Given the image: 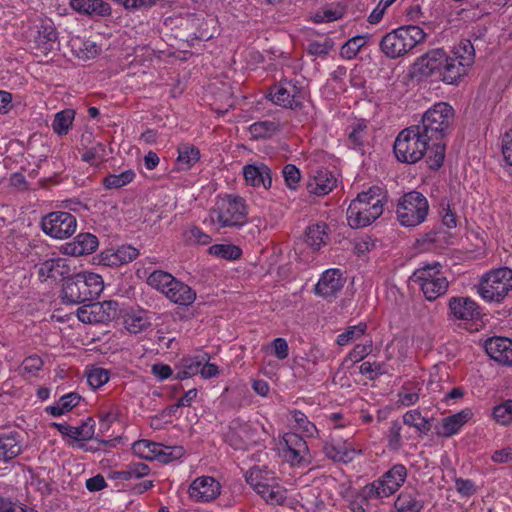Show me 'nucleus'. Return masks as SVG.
<instances>
[{
  "instance_id": "obj_55",
  "label": "nucleus",
  "mask_w": 512,
  "mask_h": 512,
  "mask_svg": "<svg viewBox=\"0 0 512 512\" xmlns=\"http://www.w3.org/2000/svg\"><path fill=\"white\" fill-rule=\"evenodd\" d=\"M334 42L330 38H326L324 41H312L307 46L308 54L312 56L324 57L333 48Z\"/></svg>"
},
{
  "instance_id": "obj_52",
  "label": "nucleus",
  "mask_w": 512,
  "mask_h": 512,
  "mask_svg": "<svg viewBox=\"0 0 512 512\" xmlns=\"http://www.w3.org/2000/svg\"><path fill=\"white\" fill-rule=\"evenodd\" d=\"M292 418L296 423V428L302 431L306 436H313L317 432L316 426L310 422L307 416L300 410L292 411Z\"/></svg>"
},
{
  "instance_id": "obj_60",
  "label": "nucleus",
  "mask_w": 512,
  "mask_h": 512,
  "mask_svg": "<svg viewBox=\"0 0 512 512\" xmlns=\"http://www.w3.org/2000/svg\"><path fill=\"white\" fill-rule=\"evenodd\" d=\"M373 342L372 340H368L364 344H357L354 348L349 352L348 358L353 362H359L363 360L367 355H369L372 351Z\"/></svg>"
},
{
  "instance_id": "obj_18",
  "label": "nucleus",
  "mask_w": 512,
  "mask_h": 512,
  "mask_svg": "<svg viewBox=\"0 0 512 512\" xmlns=\"http://www.w3.org/2000/svg\"><path fill=\"white\" fill-rule=\"evenodd\" d=\"M24 450V437L16 431L0 432V461L10 463Z\"/></svg>"
},
{
  "instance_id": "obj_22",
  "label": "nucleus",
  "mask_w": 512,
  "mask_h": 512,
  "mask_svg": "<svg viewBox=\"0 0 512 512\" xmlns=\"http://www.w3.org/2000/svg\"><path fill=\"white\" fill-rule=\"evenodd\" d=\"M336 186V178L326 168L313 170L307 184L310 193L322 196L328 194Z\"/></svg>"
},
{
  "instance_id": "obj_51",
  "label": "nucleus",
  "mask_w": 512,
  "mask_h": 512,
  "mask_svg": "<svg viewBox=\"0 0 512 512\" xmlns=\"http://www.w3.org/2000/svg\"><path fill=\"white\" fill-rule=\"evenodd\" d=\"M402 426L399 421L395 420L391 423V426L386 434L388 448L392 451H398L402 447Z\"/></svg>"
},
{
  "instance_id": "obj_48",
  "label": "nucleus",
  "mask_w": 512,
  "mask_h": 512,
  "mask_svg": "<svg viewBox=\"0 0 512 512\" xmlns=\"http://www.w3.org/2000/svg\"><path fill=\"white\" fill-rule=\"evenodd\" d=\"M202 366V360L198 357L183 358L181 360V369L176 373L175 379L185 380L199 373Z\"/></svg>"
},
{
  "instance_id": "obj_17",
  "label": "nucleus",
  "mask_w": 512,
  "mask_h": 512,
  "mask_svg": "<svg viewBox=\"0 0 512 512\" xmlns=\"http://www.w3.org/2000/svg\"><path fill=\"white\" fill-rule=\"evenodd\" d=\"M220 492V483L210 476L196 478L188 489L189 497L196 502L213 501L220 495Z\"/></svg>"
},
{
  "instance_id": "obj_16",
  "label": "nucleus",
  "mask_w": 512,
  "mask_h": 512,
  "mask_svg": "<svg viewBox=\"0 0 512 512\" xmlns=\"http://www.w3.org/2000/svg\"><path fill=\"white\" fill-rule=\"evenodd\" d=\"M35 268H37L38 278L42 282L59 277L65 280L72 272L70 261L61 257L39 258L35 263Z\"/></svg>"
},
{
  "instance_id": "obj_62",
  "label": "nucleus",
  "mask_w": 512,
  "mask_h": 512,
  "mask_svg": "<svg viewBox=\"0 0 512 512\" xmlns=\"http://www.w3.org/2000/svg\"><path fill=\"white\" fill-rule=\"evenodd\" d=\"M442 222L447 228H455L457 226V219L455 213L450 209L448 202L442 201L440 204Z\"/></svg>"
},
{
  "instance_id": "obj_1",
  "label": "nucleus",
  "mask_w": 512,
  "mask_h": 512,
  "mask_svg": "<svg viewBox=\"0 0 512 512\" xmlns=\"http://www.w3.org/2000/svg\"><path fill=\"white\" fill-rule=\"evenodd\" d=\"M475 60V49L468 39H463L448 54L437 48L421 56L416 66L423 77H434L446 84H457L467 74Z\"/></svg>"
},
{
  "instance_id": "obj_25",
  "label": "nucleus",
  "mask_w": 512,
  "mask_h": 512,
  "mask_svg": "<svg viewBox=\"0 0 512 512\" xmlns=\"http://www.w3.org/2000/svg\"><path fill=\"white\" fill-rule=\"evenodd\" d=\"M51 426L56 428L62 435L69 436L76 441H86L92 439L94 435L95 422L89 417L78 427L56 422H53Z\"/></svg>"
},
{
  "instance_id": "obj_29",
  "label": "nucleus",
  "mask_w": 512,
  "mask_h": 512,
  "mask_svg": "<svg viewBox=\"0 0 512 512\" xmlns=\"http://www.w3.org/2000/svg\"><path fill=\"white\" fill-rule=\"evenodd\" d=\"M165 296L175 304L189 306L195 301L196 292L187 284L176 279Z\"/></svg>"
},
{
  "instance_id": "obj_7",
  "label": "nucleus",
  "mask_w": 512,
  "mask_h": 512,
  "mask_svg": "<svg viewBox=\"0 0 512 512\" xmlns=\"http://www.w3.org/2000/svg\"><path fill=\"white\" fill-rule=\"evenodd\" d=\"M428 212V200L418 191H410L398 200L396 214L402 226L415 227L423 223Z\"/></svg>"
},
{
  "instance_id": "obj_49",
  "label": "nucleus",
  "mask_w": 512,
  "mask_h": 512,
  "mask_svg": "<svg viewBox=\"0 0 512 512\" xmlns=\"http://www.w3.org/2000/svg\"><path fill=\"white\" fill-rule=\"evenodd\" d=\"M367 330V324L360 322L357 325L349 326L345 331L337 336V344L340 346L347 345L351 341L357 340L362 337Z\"/></svg>"
},
{
  "instance_id": "obj_39",
  "label": "nucleus",
  "mask_w": 512,
  "mask_h": 512,
  "mask_svg": "<svg viewBox=\"0 0 512 512\" xmlns=\"http://www.w3.org/2000/svg\"><path fill=\"white\" fill-rule=\"evenodd\" d=\"M491 418L499 425L508 427L512 425V399H507L495 405L491 411Z\"/></svg>"
},
{
  "instance_id": "obj_4",
  "label": "nucleus",
  "mask_w": 512,
  "mask_h": 512,
  "mask_svg": "<svg viewBox=\"0 0 512 512\" xmlns=\"http://www.w3.org/2000/svg\"><path fill=\"white\" fill-rule=\"evenodd\" d=\"M103 290L102 277L95 273L71 274L64 280L62 300L68 304H79L96 299Z\"/></svg>"
},
{
  "instance_id": "obj_45",
  "label": "nucleus",
  "mask_w": 512,
  "mask_h": 512,
  "mask_svg": "<svg viewBox=\"0 0 512 512\" xmlns=\"http://www.w3.org/2000/svg\"><path fill=\"white\" fill-rule=\"evenodd\" d=\"M280 128L277 121L264 120L253 123L249 127L251 135L256 138H269L274 135Z\"/></svg>"
},
{
  "instance_id": "obj_31",
  "label": "nucleus",
  "mask_w": 512,
  "mask_h": 512,
  "mask_svg": "<svg viewBox=\"0 0 512 512\" xmlns=\"http://www.w3.org/2000/svg\"><path fill=\"white\" fill-rule=\"evenodd\" d=\"M58 33L51 23H43L38 31L36 38V48L43 54L47 55L54 49L57 43Z\"/></svg>"
},
{
  "instance_id": "obj_6",
  "label": "nucleus",
  "mask_w": 512,
  "mask_h": 512,
  "mask_svg": "<svg viewBox=\"0 0 512 512\" xmlns=\"http://www.w3.org/2000/svg\"><path fill=\"white\" fill-rule=\"evenodd\" d=\"M426 33L416 25L398 27L384 35L380 41V49L388 58H398L424 41Z\"/></svg>"
},
{
  "instance_id": "obj_36",
  "label": "nucleus",
  "mask_w": 512,
  "mask_h": 512,
  "mask_svg": "<svg viewBox=\"0 0 512 512\" xmlns=\"http://www.w3.org/2000/svg\"><path fill=\"white\" fill-rule=\"evenodd\" d=\"M75 118V111L73 109H64L57 112L52 122L53 131L59 135H66L72 127Z\"/></svg>"
},
{
  "instance_id": "obj_59",
  "label": "nucleus",
  "mask_w": 512,
  "mask_h": 512,
  "mask_svg": "<svg viewBox=\"0 0 512 512\" xmlns=\"http://www.w3.org/2000/svg\"><path fill=\"white\" fill-rule=\"evenodd\" d=\"M186 238L190 243L198 245H207L212 241L210 235L204 233L199 227L192 226L186 232Z\"/></svg>"
},
{
  "instance_id": "obj_5",
  "label": "nucleus",
  "mask_w": 512,
  "mask_h": 512,
  "mask_svg": "<svg viewBox=\"0 0 512 512\" xmlns=\"http://www.w3.org/2000/svg\"><path fill=\"white\" fill-rule=\"evenodd\" d=\"M455 111L446 102H438L422 116L421 123L415 125L430 141L443 142L452 131Z\"/></svg>"
},
{
  "instance_id": "obj_26",
  "label": "nucleus",
  "mask_w": 512,
  "mask_h": 512,
  "mask_svg": "<svg viewBox=\"0 0 512 512\" xmlns=\"http://www.w3.org/2000/svg\"><path fill=\"white\" fill-rule=\"evenodd\" d=\"M99 245L98 238L91 233H80L74 240L67 243L65 252L73 256H81L93 253Z\"/></svg>"
},
{
  "instance_id": "obj_33",
  "label": "nucleus",
  "mask_w": 512,
  "mask_h": 512,
  "mask_svg": "<svg viewBox=\"0 0 512 512\" xmlns=\"http://www.w3.org/2000/svg\"><path fill=\"white\" fill-rule=\"evenodd\" d=\"M81 399L82 397L76 392L68 393L63 395L55 405L48 406L46 412L54 417L61 416L76 407Z\"/></svg>"
},
{
  "instance_id": "obj_28",
  "label": "nucleus",
  "mask_w": 512,
  "mask_h": 512,
  "mask_svg": "<svg viewBox=\"0 0 512 512\" xmlns=\"http://www.w3.org/2000/svg\"><path fill=\"white\" fill-rule=\"evenodd\" d=\"M71 7L89 16H108L111 14V6L104 0H71Z\"/></svg>"
},
{
  "instance_id": "obj_30",
  "label": "nucleus",
  "mask_w": 512,
  "mask_h": 512,
  "mask_svg": "<svg viewBox=\"0 0 512 512\" xmlns=\"http://www.w3.org/2000/svg\"><path fill=\"white\" fill-rule=\"evenodd\" d=\"M328 225L324 222L312 224L307 227L305 232L306 243L314 250H319L329 242V234L327 232Z\"/></svg>"
},
{
  "instance_id": "obj_50",
  "label": "nucleus",
  "mask_w": 512,
  "mask_h": 512,
  "mask_svg": "<svg viewBox=\"0 0 512 512\" xmlns=\"http://www.w3.org/2000/svg\"><path fill=\"white\" fill-rule=\"evenodd\" d=\"M159 448L155 460L165 464L181 458L184 454L181 446H165L159 443Z\"/></svg>"
},
{
  "instance_id": "obj_40",
  "label": "nucleus",
  "mask_w": 512,
  "mask_h": 512,
  "mask_svg": "<svg viewBox=\"0 0 512 512\" xmlns=\"http://www.w3.org/2000/svg\"><path fill=\"white\" fill-rule=\"evenodd\" d=\"M151 325L143 312H131L124 316V326L132 334H138Z\"/></svg>"
},
{
  "instance_id": "obj_63",
  "label": "nucleus",
  "mask_w": 512,
  "mask_h": 512,
  "mask_svg": "<svg viewBox=\"0 0 512 512\" xmlns=\"http://www.w3.org/2000/svg\"><path fill=\"white\" fill-rule=\"evenodd\" d=\"M502 153L506 163L512 166V129L502 136Z\"/></svg>"
},
{
  "instance_id": "obj_44",
  "label": "nucleus",
  "mask_w": 512,
  "mask_h": 512,
  "mask_svg": "<svg viewBox=\"0 0 512 512\" xmlns=\"http://www.w3.org/2000/svg\"><path fill=\"white\" fill-rule=\"evenodd\" d=\"M135 178V173L133 170L129 169L121 172L120 174H109L103 178L102 184L106 189H120L129 183H131Z\"/></svg>"
},
{
  "instance_id": "obj_53",
  "label": "nucleus",
  "mask_w": 512,
  "mask_h": 512,
  "mask_svg": "<svg viewBox=\"0 0 512 512\" xmlns=\"http://www.w3.org/2000/svg\"><path fill=\"white\" fill-rule=\"evenodd\" d=\"M367 126L363 123H357L352 127V131L348 135L349 147L356 149L361 148L365 142Z\"/></svg>"
},
{
  "instance_id": "obj_23",
  "label": "nucleus",
  "mask_w": 512,
  "mask_h": 512,
  "mask_svg": "<svg viewBox=\"0 0 512 512\" xmlns=\"http://www.w3.org/2000/svg\"><path fill=\"white\" fill-rule=\"evenodd\" d=\"M243 175L247 184L253 187H263L268 190L272 186L271 169L264 163L245 165Z\"/></svg>"
},
{
  "instance_id": "obj_57",
  "label": "nucleus",
  "mask_w": 512,
  "mask_h": 512,
  "mask_svg": "<svg viewBox=\"0 0 512 512\" xmlns=\"http://www.w3.org/2000/svg\"><path fill=\"white\" fill-rule=\"evenodd\" d=\"M360 373L367 375L370 380H375L379 376L385 374L386 371L384 369V364L366 361L361 364Z\"/></svg>"
},
{
  "instance_id": "obj_43",
  "label": "nucleus",
  "mask_w": 512,
  "mask_h": 512,
  "mask_svg": "<svg viewBox=\"0 0 512 512\" xmlns=\"http://www.w3.org/2000/svg\"><path fill=\"white\" fill-rule=\"evenodd\" d=\"M158 449L159 443L146 439L138 440L132 445L133 453L145 460H155Z\"/></svg>"
},
{
  "instance_id": "obj_56",
  "label": "nucleus",
  "mask_w": 512,
  "mask_h": 512,
  "mask_svg": "<svg viewBox=\"0 0 512 512\" xmlns=\"http://www.w3.org/2000/svg\"><path fill=\"white\" fill-rule=\"evenodd\" d=\"M122 5L126 10H148L158 4L161 0H113Z\"/></svg>"
},
{
  "instance_id": "obj_58",
  "label": "nucleus",
  "mask_w": 512,
  "mask_h": 512,
  "mask_svg": "<svg viewBox=\"0 0 512 512\" xmlns=\"http://www.w3.org/2000/svg\"><path fill=\"white\" fill-rule=\"evenodd\" d=\"M282 174L286 185L291 189H295L301 178L299 169L293 164H287L284 166Z\"/></svg>"
},
{
  "instance_id": "obj_14",
  "label": "nucleus",
  "mask_w": 512,
  "mask_h": 512,
  "mask_svg": "<svg viewBox=\"0 0 512 512\" xmlns=\"http://www.w3.org/2000/svg\"><path fill=\"white\" fill-rule=\"evenodd\" d=\"M285 447L283 456L293 466H307L310 464L309 448L306 441L296 433H286L283 436Z\"/></svg>"
},
{
  "instance_id": "obj_47",
  "label": "nucleus",
  "mask_w": 512,
  "mask_h": 512,
  "mask_svg": "<svg viewBox=\"0 0 512 512\" xmlns=\"http://www.w3.org/2000/svg\"><path fill=\"white\" fill-rule=\"evenodd\" d=\"M368 35H357L350 38L341 47L340 55L345 59H353L363 46L366 45Z\"/></svg>"
},
{
  "instance_id": "obj_32",
  "label": "nucleus",
  "mask_w": 512,
  "mask_h": 512,
  "mask_svg": "<svg viewBox=\"0 0 512 512\" xmlns=\"http://www.w3.org/2000/svg\"><path fill=\"white\" fill-rule=\"evenodd\" d=\"M177 166L181 171L191 169L201 157L200 150L192 144H181L177 148Z\"/></svg>"
},
{
  "instance_id": "obj_3",
  "label": "nucleus",
  "mask_w": 512,
  "mask_h": 512,
  "mask_svg": "<svg viewBox=\"0 0 512 512\" xmlns=\"http://www.w3.org/2000/svg\"><path fill=\"white\" fill-rule=\"evenodd\" d=\"M384 199V192L378 186H372L367 191L359 193L346 212L349 226L357 229L374 222L383 213Z\"/></svg>"
},
{
  "instance_id": "obj_21",
  "label": "nucleus",
  "mask_w": 512,
  "mask_h": 512,
  "mask_svg": "<svg viewBox=\"0 0 512 512\" xmlns=\"http://www.w3.org/2000/svg\"><path fill=\"white\" fill-rule=\"evenodd\" d=\"M139 251L131 245H121L118 248H110L102 251L99 255L100 263L109 267H118L135 260Z\"/></svg>"
},
{
  "instance_id": "obj_11",
  "label": "nucleus",
  "mask_w": 512,
  "mask_h": 512,
  "mask_svg": "<svg viewBox=\"0 0 512 512\" xmlns=\"http://www.w3.org/2000/svg\"><path fill=\"white\" fill-rule=\"evenodd\" d=\"M271 101L283 108L300 110L306 98L305 89L293 81H281L270 90Z\"/></svg>"
},
{
  "instance_id": "obj_8",
  "label": "nucleus",
  "mask_w": 512,
  "mask_h": 512,
  "mask_svg": "<svg viewBox=\"0 0 512 512\" xmlns=\"http://www.w3.org/2000/svg\"><path fill=\"white\" fill-rule=\"evenodd\" d=\"M407 469L403 464L393 465L383 476L362 488L366 499H382L394 494L405 482Z\"/></svg>"
},
{
  "instance_id": "obj_20",
  "label": "nucleus",
  "mask_w": 512,
  "mask_h": 512,
  "mask_svg": "<svg viewBox=\"0 0 512 512\" xmlns=\"http://www.w3.org/2000/svg\"><path fill=\"white\" fill-rule=\"evenodd\" d=\"M345 284V278L339 269H328L322 273L314 291L324 298L334 297Z\"/></svg>"
},
{
  "instance_id": "obj_24",
  "label": "nucleus",
  "mask_w": 512,
  "mask_h": 512,
  "mask_svg": "<svg viewBox=\"0 0 512 512\" xmlns=\"http://www.w3.org/2000/svg\"><path fill=\"white\" fill-rule=\"evenodd\" d=\"M472 417L473 411L470 408H465L456 414L447 416L442 419L440 426L437 427V434L449 438L457 434Z\"/></svg>"
},
{
  "instance_id": "obj_12",
  "label": "nucleus",
  "mask_w": 512,
  "mask_h": 512,
  "mask_svg": "<svg viewBox=\"0 0 512 512\" xmlns=\"http://www.w3.org/2000/svg\"><path fill=\"white\" fill-rule=\"evenodd\" d=\"M41 227L45 234L56 239H64L75 232L77 220L69 212L55 211L42 218Z\"/></svg>"
},
{
  "instance_id": "obj_35",
  "label": "nucleus",
  "mask_w": 512,
  "mask_h": 512,
  "mask_svg": "<svg viewBox=\"0 0 512 512\" xmlns=\"http://www.w3.org/2000/svg\"><path fill=\"white\" fill-rule=\"evenodd\" d=\"M432 419L422 416L419 410H410L403 415V423L416 429L420 436L427 435L431 430Z\"/></svg>"
},
{
  "instance_id": "obj_2",
  "label": "nucleus",
  "mask_w": 512,
  "mask_h": 512,
  "mask_svg": "<svg viewBox=\"0 0 512 512\" xmlns=\"http://www.w3.org/2000/svg\"><path fill=\"white\" fill-rule=\"evenodd\" d=\"M430 140L415 125L402 130L394 142V154L398 161L406 164H415L426 154V162L429 168L438 170L444 162L446 144L445 142H434L429 145Z\"/></svg>"
},
{
  "instance_id": "obj_27",
  "label": "nucleus",
  "mask_w": 512,
  "mask_h": 512,
  "mask_svg": "<svg viewBox=\"0 0 512 512\" xmlns=\"http://www.w3.org/2000/svg\"><path fill=\"white\" fill-rule=\"evenodd\" d=\"M323 451L329 459L337 462H349L355 453V449L351 444L334 438L325 443Z\"/></svg>"
},
{
  "instance_id": "obj_13",
  "label": "nucleus",
  "mask_w": 512,
  "mask_h": 512,
  "mask_svg": "<svg viewBox=\"0 0 512 512\" xmlns=\"http://www.w3.org/2000/svg\"><path fill=\"white\" fill-rule=\"evenodd\" d=\"M118 315V303L113 300L90 303L77 310L78 319L87 324L108 323Z\"/></svg>"
},
{
  "instance_id": "obj_9",
  "label": "nucleus",
  "mask_w": 512,
  "mask_h": 512,
  "mask_svg": "<svg viewBox=\"0 0 512 512\" xmlns=\"http://www.w3.org/2000/svg\"><path fill=\"white\" fill-rule=\"evenodd\" d=\"M512 291V270L508 267L495 269L481 280L478 292L487 301H502Z\"/></svg>"
},
{
  "instance_id": "obj_54",
  "label": "nucleus",
  "mask_w": 512,
  "mask_h": 512,
  "mask_svg": "<svg viewBox=\"0 0 512 512\" xmlns=\"http://www.w3.org/2000/svg\"><path fill=\"white\" fill-rule=\"evenodd\" d=\"M108 380L109 371L104 368H94L87 373V382L93 389L100 388Z\"/></svg>"
},
{
  "instance_id": "obj_15",
  "label": "nucleus",
  "mask_w": 512,
  "mask_h": 512,
  "mask_svg": "<svg viewBox=\"0 0 512 512\" xmlns=\"http://www.w3.org/2000/svg\"><path fill=\"white\" fill-rule=\"evenodd\" d=\"M448 319L470 322L481 315L479 305L470 297L453 296L448 300Z\"/></svg>"
},
{
  "instance_id": "obj_61",
  "label": "nucleus",
  "mask_w": 512,
  "mask_h": 512,
  "mask_svg": "<svg viewBox=\"0 0 512 512\" xmlns=\"http://www.w3.org/2000/svg\"><path fill=\"white\" fill-rule=\"evenodd\" d=\"M151 374L158 381H164L173 376V370L168 364L155 363L151 366Z\"/></svg>"
},
{
  "instance_id": "obj_10",
  "label": "nucleus",
  "mask_w": 512,
  "mask_h": 512,
  "mask_svg": "<svg viewBox=\"0 0 512 512\" xmlns=\"http://www.w3.org/2000/svg\"><path fill=\"white\" fill-rule=\"evenodd\" d=\"M216 205L211 212V218H216L221 227H239L246 222L247 211L243 198L225 195Z\"/></svg>"
},
{
  "instance_id": "obj_46",
  "label": "nucleus",
  "mask_w": 512,
  "mask_h": 512,
  "mask_svg": "<svg viewBox=\"0 0 512 512\" xmlns=\"http://www.w3.org/2000/svg\"><path fill=\"white\" fill-rule=\"evenodd\" d=\"M208 252L225 260H236L242 255L241 248L233 244H215L209 247Z\"/></svg>"
},
{
  "instance_id": "obj_37",
  "label": "nucleus",
  "mask_w": 512,
  "mask_h": 512,
  "mask_svg": "<svg viewBox=\"0 0 512 512\" xmlns=\"http://www.w3.org/2000/svg\"><path fill=\"white\" fill-rule=\"evenodd\" d=\"M441 264L439 262H434L432 264H426L418 269H416L411 277V279L422 285V283H427L429 281L434 280L436 277H443L444 275L441 273Z\"/></svg>"
},
{
  "instance_id": "obj_19",
  "label": "nucleus",
  "mask_w": 512,
  "mask_h": 512,
  "mask_svg": "<svg viewBox=\"0 0 512 512\" xmlns=\"http://www.w3.org/2000/svg\"><path fill=\"white\" fill-rule=\"evenodd\" d=\"M484 348L494 361L502 365H512V339L500 336L490 337L485 340Z\"/></svg>"
},
{
  "instance_id": "obj_34",
  "label": "nucleus",
  "mask_w": 512,
  "mask_h": 512,
  "mask_svg": "<svg viewBox=\"0 0 512 512\" xmlns=\"http://www.w3.org/2000/svg\"><path fill=\"white\" fill-rule=\"evenodd\" d=\"M421 290L428 301H434L444 295L449 287V282L445 276L436 277L434 280L420 285Z\"/></svg>"
},
{
  "instance_id": "obj_38",
  "label": "nucleus",
  "mask_w": 512,
  "mask_h": 512,
  "mask_svg": "<svg viewBox=\"0 0 512 512\" xmlns=\"http://www.w3.org/2000/svg\"><path fill=\"white\" fill-rule=\"evenodd\" d=\"M175 280L176 278L170 273L162 270H155L148 276L147 284L166 295L168 289L172 286V283Z\"/></svg>"
},
{
  "instance_id": "obj_41",
  "label": "nucleus",
  "mask_w": 512,
  "mask_h": 512,
  "mask_svg": "<svg viewBox=\"0 0 512 512\" xmlns=\"http://www.w3.org/2000/svg\"><path fill=\"white\" fill-rule=\"evenodd\" d=\"M394 505L398 512H420L423 509L424 503L412 494L402 492L397 497Z\"/></svg>"
},
{
  "instance_id": "obj_42",
  "label": "nucleus",
  "mask_w": 512,
  "mask_h": 512,
  "mask_svg": "<svg viewBox=\"0 0 512 512\" xmlns=\"http://www.w3.org/2000/svg\"><path fill=\"white\" fill-rule=\"evenodd\" d=\"M257 493L269 504L282 505L286 501V494L280 487H272L266 483L257 485Z\"/></svg>"
},
{
  "instance_id": "obj_64",
  "label": "nucleus",
  "mask_w": 512,
  "mask_h": 512,
  "mask_svg": "<svg viewBox=\"0 0 512 512\" xmlns=\"http://www.w3.org/2000/svg\"><path fill=\"white\" fill-rule=\"evenodd\" d=\"M272 346L274 349V354L278 359L283 360L288 357L289 347L287 341L284 338L274 339Z\"/></svg>"
}]
</instances>
